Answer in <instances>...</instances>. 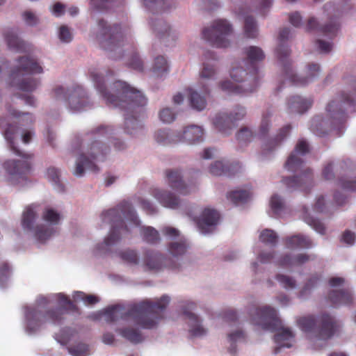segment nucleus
<instances>
[{
	"label": "nucleus",
	"mask_w": 356,
	"mask_h": 356,
	"mask_svg": "<svg viewBox=\"0 0 356 356\" xmlns=\"http://www.w3.org/2000/svg\"><path fill=\"white\" fill-rule=\"evenodd\" d=\"M90 76L106 104L127 111L124 122L127 133L135 135L142 130L143 125L140 122L134 117H129L128 115L129 113H137L140 108L147 104V99L143 93L126 83L118 81L114 83L111 88L113 93L110 95L104 90V79L102 74L97 72H92Z\"/></svg>",
	"instance_id": "1"
},
{
	"label": "nucleus",
	"mask_w": 356,
	"mask_h": 356,
	"mask_svg": "<svg viewBox=\"0 0 356 356\" xmlns=\"http://www.w3.org/2000/svg\"><path fill=\"white\" fill-rule=\"evenodd\" d=\"M170 300L168 296H163L154 302L145 300L133 305L127 314L124 313L121 306H112L100 312L99 318L104 316L106 322L116 321L120 318L130 319L143 328L151 329L162 318L161 312L166 308Z\"/></svg>",
	"instance_id": "2"
},
{
	"label": "nucleus",
	"mask_w": 356,
	"mask_h": 356,
	"mask_svg": "<svg viewBox=\"0 0 356 356\" xmlns=\"http://www.w3.org/2000/svg\"><path fill=\"white\" fill-rule=\"evenodd\" d=\"M39 205L31 204L23 212L22 226L23 229L31 233L40 243H44L58 232L57 225L60 223L61 214L52 207H46L42 213L44 223L34 225L38 218Z\"/></svg>",
	"instance_id": "3"
},
{
	"label": "nucleus",
	"mask_w": 356,
	"mask_h": 356,
	"mask_svg": "<svg viewBox=\"0 0 356 356\" xmlns=\"http://www.w3.org/2000/svg\"><path fill=\"white\" fill-rule=\"evenodd\" d=\"M250 322L254 325L258 326L261 330H273L277 329V332L275 336V342L277 347L290 348L295 342V335L292 330L286 327L278 328L280 325V321L277 316V311L270 306H261L254 307L250 311Z\"/></svg>",
	"instance_id": "4"
},
{
	"label": "nucleus",
	"mask_w": 356,
	"mask_h": 356,
	"mask_svg": "<svg viewBox=\"0 0 356 356\" xmlns=\"http://www.w3.org/2000/svg\"><path fill=\"white\" fill-rule=\"evenodd\" d=\"M0 130L10 148L20 156L17 159H8L3 164L6 181L11 185H19L26 179V174L31 168V163L28 158L21 155V153L14 145L15 129L10 124L6 118H0Z\"/></svg>",
	"instance_id": "5"
},
{
	"label": "nucleus",
	"mask_w": 356,
	"mask_h": 356,
	"mask_svg": "<svg viewBox=\"0 0 356 356\" xmlns=\"http://www.w3.org/2000/svg\"><path fill=\"white\" fill-rule=\"evenodd\" d=\"M122 216L133 222L135 226H140V221L130 204L127 202H122L115 209L103 212L100 216L102 222L104 224L110 223L111 227L108 235L105 238L102 245V247L100 248L101 250H107L120 239L121 234L119 228L122 229Z\"/></svg>",
	"instance_id": "6"
},
{
	"label": "nucleus",
	"mask_w": 356,
	"mask_h": 356,
	"mask_svg": "<svg viewBox=\"0 0 356 356\" xmlns=\"http://www.w3.org/2000/svg\"><path fill=\"white\" fill-rule=\"evenodd\" d=\"M320 327L315 328V319L313 316H302L297 319L298 327L307 334L311 343L320 347L323 342L332 337L337 330L339 325L336 320L328 314L319 318Z\"/></svg>",
	"instance_id": "7"
},
{
	"label": "nucleus",
	"mask_w": 356,
	"mask_h": 356,
	"mask_svg": "<svg viewBox=\"0 0 356 356\" xmlns=\"http://www.w3.org/2000/svg\"><path fill=\"white\" fill-rule=\"evenodd\" d=\"M248 71L246 72L241 66L233 67L230 72L233 82L229 80L221 81L218 83L219 88L229 95H248L254 92L258 86L257 69L252 65Z\"/></svg>",
	"instance_id": "8"
},
{
	"label": "nucleus",
	"mask_w": 356,
	"mask_h": 356,
	"mask_svg": "<svg viewBox=\"0 0 356 356\" xmlns=\"http://www.w3.org/2000/svg\"><path fill=\"white\" fill-rule=\"evenodd\" d=\"M43 72L42 67L33 58L22 57L17 61L15 69L11 74L12 84L22 91L31 92L38 86V81L26 74H40Z\"/></svg>",
	"instance_id": "9"
},
{
	"label": "nucleus",
	"mask_w": 356,
	"mask_h": 356,
	"mask_svg": "<svg viewBox=\"0 0 356 356\" xmlns=\"http://www.w3.org/2000/svg\"><path fill=\"white\" fill-rule=\"evenodd\" d=\"M232 32V26L227 20L218 19L202 29V36L213 47L226 48L230 44L229 38Z\"/></svg>",
	"instance_id": "10"
},
{
	"label": "nucleus",
	"mask_w": 356,
	"mask_h": 356,
	"mask_svg": "<svg viewBox=\"0 0 356 356\" xmlns=\"http://www.w3.org/2000/svg\"><path fill=\"white\" fill-rule=\"evenodd\" d=\"M61 312L60 311L51 312L42 316L38 309L35 307H26L24 308L25 330L29 334L37 332L46 321L54 324L61 322Z\"/></svg>",
	"instance_id": "11"
},
{
	"label": "nucleus",
	"mask_w": 356,
	"mask_h": 356,
	"mask_svg": "<svg viewBox=\"0 0 356 356\" xmlns=\"http://www.w3.org/2000/svg\"><path fill=\"white\" fill-rule=\"evenodd\" d=\"M53 94L56 99H66L68 108L72 112L83 111L88 106L86 92L80 86L74 87L67 92L62 86H57L54 89Z\"/></svg>",
	"instance_id": "12"
},
{
	"label": "nucleus",
	"mask_w": 356,
	"mask_h": 356,
	"mask_svg": "<svg viewBox=\"0 0 356 356\" xmlns=\"http://www.w3.org/2000/svg\"><path fill=\"white\" fill-rule=\"evenodd\" d=\"M334 10L331 4H326L324 6V12L327 18H329L328 23L322 25L319 22V19H323L321 17H309L304 26L305 30L307 32H322L327 35H334L337 33L339 28V24L335 19L331 17L332 11Z\"/></svg>",
	"instance_id": "13"
},
{
	"label": "nucleus",
	"mask_w": 356,
	"mask_h": 356,
	"mask_svg": "<svg viewBox=\"0 0 356 356\" xmlns=\"http://www.w3.org/2000/svg\"><path fill=\"white\" fill-rule=\"evenodd\" d=\"M103 149L101 144L97 142H93L88 147L87 152L80 155L76 163L74 174L76 176H82L86 170L97 171V168L92 160L88 158L91 156L93 159H98L103 156Z\"/></svg>",
	"instance_id": "14"
},
{
	"label": "nucleus",
	"mask_w": 356,
	"mask_h": 356,
	"mask_svg": "<svg viewBox=\"0 0 356 356\" xmlns=\"http://www.w3.org/2000/svg\"><path fill=\"white\" fill-rule=\"evenodd\" d=\"M98 27L100 34L105 38H108V40L102 42L104 48L110 51H115L119 47L124 45L125 36L120 26H107L104 20H100L98 22Z\"/></svg>",
	"instance_id": "15"
},
{
	"label": "nucleus",
	"mask_w": 356,
	"mask_h": 356,
	"mask_svg": "<svg viewBox=\"0 0 356 356\" xmlns=\"http://www.w3.org/2000/svg\"><path fill=\"white\" fill-rule=\"evenodd\" d=\"M352 103L353 102L349 97L342 95L338 99L331 102L327 105V111L332 118V123L334 127H337L345 121L346 116L344 111H349Z\"/></svg>",
	"instance_id": "16"
},
{
	"label": "nucleus",
	"mask_w": 356,
	"mask_h": 356,
	"mask_svg": "<svg viewBox=\"0 0 356 356\" xmlns=\"http://www.w3.org/2000/svg\"><path fill=\"white\" fill-rule=\"evenodd\" d=\"M195 307L194 302L188 301L183 307V314L185 316L188 326V332L191 337H201L208 332L207 328L203 325L198 316L192 312Z\"/></svg>",
	"instance_id": "17"
},
{
	"label": "nucleus",
	"mask_w": 356,
	"mask_h": 356,
	"mask_svg": "<svg viewBox=\"0 0 356 356\" xmlns=\"http://www.w3.org/2000/svg\"><path fill=\"white\" fill-rule=\"evenodd\" d=\"M245 114L244 107L236 106L229 115L226 113L216 115L213 120V123L220 131L227 134L228 130L232 128L234 122L242 119Z\"/></svg>",
	"instance_id": "18"
},
{
	"label": "nucleus",
	"mask_w": 356,
	"mask_h": 356,
	"mask_svg": "<svg viewBox=\"0 0 356 356\" xmlns=\"http://www.w3.org/2000/svg\"><path fill=\"white\" fill-rule=\"evenodd\" d=\"M220 219L219 213L211 207H205L197 220L200 232L203 234L212 232Z\"/></svg>",
	"instance_id": "19"
},
{
	"label": "nucleus",
	"mask_w": 356,
	"mask_h": 356,
	"mask_svg": "<svg viewBox=\"0 0 356 356\" xmlns=\"http://www.w3.org/2000/svg\"><path fill=\"white\" fill-rule=\"evenodd\" d=\"M218 68L214 63H204L199 72V85L204 94L209 95L211 81L216 78Z\"/></svg>",
	"instance_id": "20"
},
{
	"label": "nucleus",
	"mask_w": 356,
	"mask_h": 356,
	"mask_svg": "<svg viewBox=\"0 0 356 356\" xmlns=\"http://www.w3.org/2000/svg\"><path fill=\"white\" fill-rule=\"evenodd\" d=\"M204 136V131L202 127L191 125L185 127L181 133L176 134V141L193 145L203 141Z\"/></svg>",
	"instance_id": "21"
},
{
	"label": "nucleus",
	"mask_w": 356,
	"mask_h": 356,
	"mask_svg": "<svg viewBox=\"0 0 356 356\" xmlns=\"http://www.w3.org/2000/svg\"><path fill=\"white\" fill-rule=\"evenodd\" d=\"M309 151V145L304 140H300L296 145L295 151L290 155L286 162L285 168L289 170H296L302 164L301 156Z\"/></svg>",
	"instance_id": "22"
},
{
	"label": "nucleus",
	"mask_w": 356,
	"mask_h": 356,
	"mask_svg": "<svg viewBox=\"0 0 356 356\" xmlns=\"http://www.w3.org/2000/svg\"><path fill=\"white\" fill-rule=\"evenodd\" d=\"M320 67L318 64H309L307 68V75L305 78H298L292 71H286V76L296 85H305L312 81L320 74Z\"/></svg>",
	"instance_id": "23"
},
{
	"label": "nucleus",
	"mask_w": 356,
	"mask_h": 356,
	"mask_svg": "<svg viewBox=\"0 0 356 356\" xmlns=\"http://www.w3.org/2000/svg\"><path fill=\"white\" fill-rule=\"evenodd\" d=\"M167 181L170 186L179 192L180 194L186 195L193 191V188H190L182 180L180 172L178 170H167L166 171Z\"/></svg>",
	"instance_id": "24"
},
{
	"label": "nucleus",
	"mask_w": 356,
	"mask_h": 356,
	"mask_svg": "<svg viewBox=\"0 0 356 356\" xmlns=\"http://www.w3.org/2000/svg\"><path fill=\"white\" fill-rule=\"evenodd\" d=\"M312 104L310 99L300 96H293L286 102V110L291 113H303L307 111Z\"/></svg>",
	"instance_id": "25"
},
{
	"label": "nucleus",
	"mask_w": 356,
	"mask_h": 356,
	"mask_svg": "<svg viewBox=\"0 0 356 356\" xmlns=\"http://www.w3.org/2000/svg\"><path fill=\"white\" fill-rule=\"evenodd\" d=\"M284 181L289 188L305 190L312 185V177L310 171H307L298 177L285 179Z\"/></svg>",
	"instance_id": "26"
},
{
	"label": "nucleus",
	"mask_w": 356,
	"mask_h": 356,
	"mask_svg": "<svg viewBox=\"0 0 356 356\" xmlns=\"http://www.w3.org/2000/svg\"><path fill=\"white\" fill-rule=\"evenodd\" d=\"M155 198L165 207L170 209H177L180 204V200L172 193L156 189L154 192Z\"/></svg>",
	"instance_id": "27"
},
{
	"label": "nucleus",
	"mask_w": 356,
	"mask_h": 356,
	"mask_svg": "<svg viewBox=\"0 0 356 356\" xmlns=\"http://www.w3.org/2000/svg\"><path fill=\"white\" fill-rule=\"evenodd\" d=\"M329 298L336 305H350L353 302V296L349 289L333 291L330 293Z\"/></svg>",
	"instance_id": "28"
},
{
	"label": "nucleus",
	"mask_w": 356,
	"mask_h": 356,
	"mask_svg": "<svg viewBox=\"0 0 356 356\" xmlns=\"http://www.w3.org/2000/svg\"><path fill=\"white\" fill-rule=\"evenodd\" d=\"M312 245L311 240L304 235H294L286 238V246L289 249L309 248Z\"/></svg>",
	"instance_id": "29"
},
{
	"label": "nucleus",
	"mask_w": 356,
	"mask_h": 356,
	"mask_svg": "<svg viewBox=\"0 0 356 356\" xmlns=\"http://www.w3.org/2000/svg\"><path fill=\"white\" fill-rule=\"evenodd\" d=\"M54 300H56L60 306L64 307L66 309H75V306L73 302L63 293L54 294L49 298L43 296L39 297L38 299V303L39 305H41Z\"/></svg>",
	"instance_id": "30"
},
{
	"label": "nucleus",
	"mask_w": 356,
	"mask_h": 356,
	"mask_svg": "<svg viewBox=\"0 0 356 356\" xmlns=\"http://www.w3.org/2000/svg\"><path fill=\"white\" fill-rule=\"evenodd\" d=\"M188 99L190 106L195 110L202 111L206 108L207 100L198 91L193 89L188 90Z\"/></svg>",
	"instance_id": "31"
},
{
	"label": "nucleus",
	"mask_w": 356,
	"mask_h": 356,
	"mask_svg": "<svg viewBox=\"0 0 356 356\" xmlns=\"http://www.w3.org/2000/svg\"><path fill=\"white\" fill-rule=\"evenodd\" d=\"M309 259V256L305 254H299L293 258L289 255H286L278 261V264L284 268H292L305 264Z\"/></svg>",
	"instance_id": "32"
},
{
	"label": "nucleus",
	"mask_w": 356,
	"mask_h": 356,
	"mask_svg": "<svg viewBox=\"0 0 356 356\" xmlns=\"http://www.w3.org/2000/svg\"><path fill=\"white\" fill-rule=\"evenodd\" d=\"M291 130L289 125L284 126L276 135L275 137L270 138L265 141L263 145L264 150H270L276 147L288 136Z\"/></svg>",
	"instance_id": "33"
},
{
	"label": "nucleus",
	"mask_w": 356,
	"mask_h": 356,
	"mask_svg": "<svg viewBox=\"0 0 356 356\" xmlns=\"http://www.w3.org/2000/svg\"><path fill=\"white\" fill-rule=\"evenodd\" d=\"M5 40L10 49L21 51L25 49V43L17 36L16 32L11 29L4 33Z\"/></svg>",
	"instance_id": "34"
},
{
	"label": "nucleus",
	"mask_w": 356,
	"mask_h": 356,
	"mask_svg": "<svg viewBox=\"0 0 356 356\" xmlns=\"http://www.w3.org/2000/svg\"><path fill=\"white\" fill-rule=\"evenodd\" d=\"M270 216H280L285 209V203L284 200L277 195H273L269 202Z\"/></svg>",
	"instance_id": "35"
},
{
	"label": "nucleus",
	"mask_w": 356,
	"mask_h": 356,
	"mask_svg": "<svg viewBox=\"0 0 356 356\" xmlns=\"http://www.w3.org/2000/svg\"><path fill=\"white\" fill-rule=\"evenodd\" d=\"M252 196L250 191L240 189L232 191L229 193L228 199L235 204H241L248 202Z\"/></svg>",
	"instance_id": "36"
},
{
	"label": "nucleus",
	"mask_w": 356,
	"mask_h": 356,
	"mask_svg": "<svg viewBox=\"0 0 356 356\" xmlns=\"http://www.w3.org/2000/svg\"><path fill=\"white\" fill-rule=\"evenodd\" d=\"M161 256L154 252H147L145 259V266L147 269L156 270L161 266Z\"/></svg>",
	"instance_id": "37"
},
{
	"label": "nucleus",
	"mask_w": 356,
	"mask_h": 356,
	"mask_svg": "<svg viewBox=\"0 0 356 356\" xmlns=\"http://www.w3.org/2000/svg\"><path fill=\"white\" fill-rule=\"evenodd\" d=\"M140 231L143 238L148 243H154L160 240L159 232L152 227H140Z\"/></svg>",
	"instance_id": "38"
},
{
	"label": "nucleus",
	"mask_w": 356,
	"mask_h": 356,
	"mask_svg": "<svg viewBox=\"0 0 356 356\" xmlns=\"http://www.w3.org/2000/svg\"><path fill=\"white\" fill-rule=\"evenodd\" d=\"M244 33L246 37L254 38L258 34V29L254 19L250 16L245 17Z\"/></svg>",
	"instance_id": "39"
},
{
	"label": "nucleus",
	"mask_w": 356,
	"mask_h": 356,
	"mask_svg": "<svg viewBox=\"0 0 356 356\" xmlns=\"http://www.w3.org/2000/svg\"><path fill=\"white\" fill-rule=\"evenodd\" d=\"M156 140L163 145H167L172 143H177L176 134H170L166 130H159L155 133Z\"/></svg>",
	"instance_id": "40"
},
{
	"label": "nucleus",
	"mask_w": 356,
	"mask_h": 356,
	"mask_svg": "<svg viewBox=\"0 0 356 356\" xmlns=\"http://www.w3.org/2000/svg\"><path fill=\"white\" fill-rule=\"evenodd\" d=\"M168 70V63L163 56L156 57L153 63L152 71L156 76L162 74Z\"/></svg>",
	"instance_id": "41"
},
{
	"label": "nucleus",
	"mask_w": 356,
	"mask_h": 356,
	"mask_svg": "<svg viewBox=\"0 0 356 356\" xmlns=\"http://www.w3.org/2000/svg\"><path fill=\"white\" fill-rule=\"evenodd\" d=\"M187 245L184 241L180 242H172L170 243L168 251L173 257L183 255L186 252Z\"/></svg>",
	"instance_id": "42"
},
{
	"label": "nucleus",
	"mask_w": 356,
	"mask_h": 356,
	"mask_svg": "<svg viewBox=\"0 0 356 356\" xmlns=\"http://www.w3.org/2000/svg\"><path fill=\"white\" fill-rule=\"evenodd\" d=\"M246 54L251 63L260 61L264 59V54L263 51L257 47H250L246 49Z\"/></svg>",
	"instance_id": "43"
},
{
	"label": "nucleus",
	"mask_w": 356,
	"mask_h": 356,
	"mask_svg": "<svg viewBox=\"0 0 356 356\" xmlns=\"http://www.w3.org/2000/svg\"><path fill=\"white\" fill-rule=\"evenodd\" d=\"M76 335V332L71 328L63 330L60 334H56V339L62 345L68 343Z\"/></svg>",
	"instance_id": "44"
},
{
	"label": "nucleus",
	"mask_w": 356,
	"mask_h": 356,
	"mask_svg": "<svg viewBox=\"0 0 356 356\" xmlns=\"http://www.w3.org/2000/svg\"><path fill=\"white\" fill-rule=\"evenodd\" d=\"M272 114L269 112L262 116L261 124L259 127L258 135L261 138H264L270 129V117Z\"/></svg>",
	"instance_id": "45"
},
{
	"label": "nucleus",
	"mask_w": 356,
	"mask_h": 356,
	"mask_svg": "<svg viewBox=\"0 0 356 356\" xmlns=\"http://www.w3.org/2000/svg\"><path fill=\"white\" fill-rule=\"evenodd\" d=\"M277 239V234L271 229H265L259 235L260 241L267 245H275Z\"/></svg>",
	"instance_id": "46"
},
{
	"label": "nucleus",
	"mask_w": 356,
	"mask_h": 356,
	"mask_svg": "<svg viewBox=\"0 0 356 356\" xmlns=\"http://www.w3.org/2000/svg\"><path fill=\"white\" fill-rule=\"evenodd\" d=\"M68 351L73 356H88L90 355L88 345L82 343L68 348Z\"/></svg>",
	"instance_id": "47"
},
{
	"label": "nucleus",
	"mask_w": 356,
	"mask_h": 356,
	"mask_svg": "<svg viewBox=\"0 0 356 356\" xmlns=\"http://www.w3.org/2000/svg\"><path fill=\"white\" fill-rule=\"evenodd\" d=\"M227 165L222 161L213 162L209 167V172L213 175H222L227 173Z\"/></svg>",
	"instance_id": "48"
},
{
	"label": "nucleus",
	"mask_w": 356,
	"mask_h": 356,
	"mask_svg": "<svg viewBox=\"0 0 356 356\" xmlns=\"http://www.w3.org/2000/svg\"><path fill=\"white\" fill-rule=\"evenodd\" d=\"M144 6L150 10L161 11L165 8L163 0H143Z\"/></svg>",
	"instance_id": "49"
},
{
	"label": "nucleus",
	"mask_w": 356,
	"mask_h": 356,
	"mask_svg": "<svg viewBox=\"0 0 356 356\" xmlns=\"http://www.w3.org/2000/svg\"><path fill=\"white\" fill-rule=\"evenodd\" d=\"M120 257L125 263L129 265L136 264L138 261V257L133 250H124L120 253Z\"/></svg>",
	"instance_id": "50"
},
{
	"label": "nucleus",
	"mask_w": 356,
	"mask_h": 356,
	"mask_svg": "<svg viewBox=\"0 0 356 356\" xmlns=\"http://www.w3.org/2000/svg\"><path fill=\"white\" fill-rule=\"evenodd\" d=\"M73 298L75 301L82 300L86 305H93L99 301L97 297L93 295L86 296L83 293L80 291H76L73 294Z\"/></svg>",
	"instance_id": "51"
},
{
	"label": "nucleus",
	"mask_w": 356,
	"mask_h": 356,
	"mask_svg": "<svg viewBox=\"0 0 356 356\" xmlns=\"http://www.w3.org/2000/svg\"><path fill=\"white\" fill-rule=\"evenodd\" d=\"M121 335L129 341L138 343L142 341V337L135 330L124 329L120 331Z\"/></svg>",
	"instance_id": "52"
},
{
	"label": "nucleus",
	"mask_w": 356,
	"mask_h": 356,
	"mask_svg": "<svg viewBox=\"0 0 356 356\" xmlns=\"http://www.w3.org/2000/svg\"><path fill=\"white\" fill-rule=\"evenodd\" d=\"M276 278L280 285L286 289H293L296 286V281L291 277L278 275Z\"/></svg>",
	"instance_id": "53"
},
{
	"label": "nucleus",
	"mask_w": 356,
	"mask_h": 356,
	"mask_svg": "<svg viewBox=\"0 0 356 356\" xmlns=\"http://www.w3.org/2000/svg\"><path fill=\"white\" fill-rule=\"evenodd\" d=\"M152 28L158 35H164L168 33L170 29L169 25L163 19H158L152 22Z\"/></svg>",
	"instance_id": "54"
},
{
	"label": "nucleus",
	"mask_w": 356,
	"mask_h": 356,
	"mask_svg": "<svg viewBox=\"0 0 356 356\" xmlns=\"http://www.w3.org/2000/svg\"><path fill=\"white\" fill-rule=\"evenodd\" d=\"M303 220L310 226H312L317 232L320 234L325 233V226L324 225L320 222L319 220L314 219L310 216H303Z\"/></svg>",
	"instance_id": "55"
},
{
	"label": "nucleus",
	"mask_w": 356,
	"mask_h": 356,
	"mask_svg": "<svg viewBox=\"0 0 356 356\" xmlns=\"http://www.w3.org/2000/svg\"><path fill=\"white\" fill-rule=\"evenodd\" d=\"M252 133L248 128H242L236 135V139L241 145L250 142L252 138Z\"/></svg>",
	"instance_id": "56"
},
{
	"label": "nucleus",
	"mask_w": 356,
	"mask_h": 356,
	"mask_svg": "<svg viewBox=\"0 0 356 356\" xmlns=\"http://www.w3.org/2000/svg\"><path fill=\"white\" fill-rule=\"evenodd\" d=\"M159 118L164 123H170L175 119V114L170 108H165L159 112Z\"/></svg>",
	"instance_id": "57"
},
{
	"label": "nucleus",
	"mask_w": 356,
	"mask_h": 356,
	"mask_svg": "<svg viewBox=\"0 0 356 356\" xmlns=\"http://www.w3.org/2000/svg\"><path fill=\"white\" fill-rule=\"evenodd\" d=\"M244 337V333L238 329L232 330L228 334V341L231 345L242 341Z\"/></svg>",
	"instance_id": "58"
},
{
	"label": "nucleus",
	"mask_w": 356,
	"mask_h": 356,
	"mask_svg": "<svg viewBox=\"0 0 356 356\" xmlns=\"http://www.w3.org/2000/svg\"><path fill=\"white\" fill-rule=\"evenodd\" d=\"M58 37L61 42L66 43L70 42L72 39V35L69 28L66 26H62L60 27Z\"/></svg>",
	"instance_id": "59"
},
{
	"label": "nucleus",
	"mask_w": 356,
	"mask_h": 356,
	"mask_svg": "<svg viewBox=\"0 0 356 356\" xmlns=\"http://www.w3.org/2000/svg\"><path fill=\"white\" fill-rule=\"evenodd\" d=\"M8 111L9 115L10 117L19 118V117H21V115H23V118L22 120L23 122H25V123H23V125L31 124L34 121L33 117L29 113H17L15 111H12L10 109H8Z\"/></svg>",
	"instance_id": "60"
},
{
	"label": "nucleus",
	"mask_w": 356,
	"mask_h": 356,
	"mask_svg": "<svg viewBox=\"0 0 356 356\" xmlns=\"http://www.w3.org/2000/svg\"><path fill=\"white\" fill-rule=\"evenodd\" d=\"M46 177L50 181L56 184L59 181V172L56 168L50 167L47 170Z\"/></svg>",
	"instance_id": "61"
},
{
	"label": "nucleus",
	"mask_w": 356,
	"mask_h": 356,
	"mask_svg": "<svg viewBox=\"0 0 356 356\" xmlns=\"http://www.w3.org/2000/svg\"><path fill=\"white\" fill-rule=\"evenodd\" d=\"M23 19L29 26H33L38 22L37 16L31 11H25L22 14Z\"/></svg>",
	"instance_id": "62"
},
{
	"label": "nucleus",
	"mask_w": 356,
	"mask_h": 356,
	"mask_svg": "<svg viewBox=\"0 0 356 356\" xmlns=\"http://www.w3.org/2000/svg\"><path fill=\"white\" fill-rule=\"evenodd\" d=\"M355 238L356 236L354 232L349 230H346L342 234L341 241L348 245H352L355 243Z\"/></svg>",
	"instance_id": "63"
},
{
	"label": "nucleus",
	"mask_w": 356,
	"mask_h": 356,
	"mask_svg": "<svg viewBox=\"0 0 356 356\" xmlns=\"http://www.w3.org/2000/svg\"><path fill=\"white\" fill-rule=\"evenodd\" d=\"M289 21L296 27H300L302 25V16L298 12L292 13L289 15Z\"/></svg>",
	"instance_id": "64"
}]
</instances>
